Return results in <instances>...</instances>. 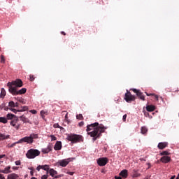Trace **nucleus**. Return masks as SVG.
Listing matches in <instances>:
<instances>
[{"mask_svg":"<svg viewBox=\"0 0 179 179\" xmlns=\"http://www.w3.org/2000/svg\"><path fill=\"white\" fill-rule=\"evenodd\" d=\"M37 138H38V135L32 134L29 136H25L20 139L17 143H33L34 139H37Z\"/></svg>","mask_w":179,"mask_h":179,"instance_id":"f03ea898","label":"nucleus"},{"mask_svg":"<svg viewBox=\"0 0 179 179\" xmlns=\"http://www.w3.org/2000/svg\"><path fill=\"white\" fill-rule=\"evenodd\" d=\"M108 163V159L106 157L99 158L97 160V164H99V166H106V164H107Z\"/></svg>","mask_w":179,"mask_h":179,"instance_id":"9b49d317","label":"nucleus"},{"mask_svg":"<svg viewBox=\"0 0 179 179\" xmlns=\"http://www.w3.org/2000/svg\"><path fill=\"white\" fill-rule=\"evenodd\" d=\"M22 109L18 110V111L22 113V111H27V110H29V107H27V106H23V107H22Z\"/></svg>","mask_w":179,"mask_h":179,"instance_id":"c85d7f7f","label":"nucleus"},{"mask_svg":"<svg viewBox=\"0 0 179 179\" xmlns=\"http://www.w3.org/2000/svg\"><path fill=\"white\" fill-rule=\"evenodd\" d=\"M0 173H3V174H9V173H12V171H10V166H6L3 170H1Z\"/></svg>","mask_w":179,"mask_h":179,"instance_id":"dca6fc26","label":"nucleus"},{"mask_svg":"<svg viewBox=\"0 0 179 179\" xmlns=\"http://www.w3.org/2000/svg\"><path fill=\"white\" fill-rule=\"evenodd\" d=\"M154 97H155V100H157V101L159 100V96L158 95L155 94Z\"/></svg>","mask_w":179,"mask_h":179,"instance_id":"de8ad7c7","label":"nucleus"},{"mask_svg":"<svg viewBox=\"0 0 179 179\" xmlns=\"http://www.w3.org/2000/svg\"><path fill=\"white\" fill-rule=\"evenodd\" d=\"M115 179H122L120 176H115Z\"/></svg>","mask_w":179,"mask_h":179,"instance_id":"603ef678","label":"nucleus"},{"mask_svg":"<svg viewBox=\"0 0 179 179\" xmlns=\"http://www.w3.org/2000/svg\"><path fill=\"white\" fill-rule=\"evenodd\" d=\"M169 155H170V153H169L167 151H163L161 152V156H169Z\"/></svg>","mask_w":179,"mask_h":179,"instance_id":"7c9ffc66","label":"nucleus"},{"mask_svg":"<svg viewBox=\"0 0 179 179\" xmlns=\"http://www.w3.org/2000/svg\"><path fill=\"white\" fill-rule=\"evenodd\" d=\"M107 127L103 124H99V122L92 123L87 126L86 131L87 134L93 138V141H96V139H100L101 134L105 132Z\"/></svg>","mask_w":179,"mask_h":179,"instance_id":"f257e3e1","label":"nucleus"},{"mask_svg":"<svg viewBox=\"0 0 179 179\" xmlns=\"http://www.w3.org/2000/svg\"><path fill=\"white\" fill-rule=\"evenodd\" d=\"M31 179H36L35 177H32Z\"/></svg>","mask_w":179,"mask_h":179,"instance_id":"13d9d810","label":"nucleus"},{"mask_svg":"<svg viewBox=\"0 0 179 179\" xmlns=\"http://www.w3.org/2000/svg\"><path fill=\"white\" fill-rule=\"evenodd\" d=\"M0 122L1 124H8V120L6 117H0Z\"/></svg>","mask_w":179,"mask_h":179,"instance_id":"393cba45","label":"nucleus"},{"mask_svg":"<svg viewBox=\"0 0 179 179\" xmlns=\"http://www.w3.org/2000/svg\"><path fill=\"white\" fill-rule=\"evenodd\" d=\"M5 155H0V159H3V157H5Z\"/></svg>","mask_w":179,"mask_h":179,"instance_id":"5fc2aeb1","label":"nucleus"},{"mask_svg":"<svg viewBox=\"0 0 179 179\" xmlns=\"http://www.w3.org/2000/svg\"><path fill=\"white\" fill-rule=\"evenodd\" d=\"M18 101L20 103H22V104H26V102L24 101V99H19Z\"/></svg>","mask_w":179,"mask_h":179,"instance_id":"c9c22d12","label":"nucleus"},{"mask_svg":"<svg viewBox=\"0 0 179 179\" xmlns=\"http://www.w3.org/2000/svg\"><path fill=\"white\" fill-rule=\"evenodd\" d=\"M55 150H61L62 149V143L61 141H57L54 146Z\"/></svg>","mask_w":179,"mask_h":179,"instance_id":"4468645a","label":"nucleus"},{"mask_svg":"<svg viewBox=\"0 0 179 179\" xmlns=\"http://www.w3.org/2000/svg\"><path fill=\"white\" fill-rule=\"evenodd\" d=\"M27 92L26 88H22L17 91L16 87H10V93L13 94V96H18V94H24Z\"/></svg>","mask_w":179,"mask_h":179,"instance_id":"423d86ee","label":"nucleus"},{"mask_svg":"<svg viewBox=\"0 0 179 179\" xmlns=\"http://www.w3.org/2000/svg\"><path fill=\"white\" fill-rule=\"evenodd\" d=\"M146 96H155V94H149L148 92H145Z\"/></svg>","mask_w":179,"mask_h":179,"instance_id":"49530a36","label":"nucleus"},{"mask_svg":"<svg viewBox=\"0 0 179 179\" xmlns=\"http://www.w3.org/2000/svg\"><path fill=\"white\" fill-rule=\"evenodd\" d=\"M42 170H44L45 171H48L50 170V166L48 165H41Z\"/></svg>","mask_w":179,"mask_h":179,"instance_id":"bb28decb","label":"nucleus"},{"mask_svg":"<svg viewBox=\"0 0 179 179\" xmlns=\"http://www.w3.org/2000/svg\"><path fill=\"white\" fill-rule=\"evenodd\" d=\"M168 145H169V143H167V142L159 143L157 148L159 149L163 150V149L167 148Z\"/></svg>","mask_w":179,"mask_h":179,"instance_id":"2eb2a0df","label":"nucleus"},{"mask_svg":"<svg viewBox=\"0 0 179 179\" xmlns=\"http://www.w3.org/2000/svg\"><path fill=\"white\" fill-rule=\"evenodd\" d=\"M61 34L63 36H66V33H65L64 31H61Z\"/></svg>","mask_w":179,"mask_h":179,"instance_id":"3c124183","label":"nucleus"},{"mask_svg":"<svg viewBox=\"0 0 179 179\" xmlns=\"http://www.w3.org/2000/svg\"><path fill=\"white\" fill-rule=\"evenodd\" d=\"M83 125H85V122H80V123H78L79 127H83Z\"/></svg>","mask_w":179,"mask_h":179,"instance_id":"ea45409f","label":"nucleus"},{"mask_svg":"<svg viewBox=\"0 0 179 179\" xmlns=\"http://www.w3.org/2000/svg\"><path fill=\"white\" fill-rule=\"evenodd\" d=\"M9 110H10V111H13V113H15V114H16L17 113H20V111H19V110H16L15 108H9Z\"/></svg>","mask_w":179,"mask_h":179,"instance_id":"2f4dec72","label":"nucleus"},{"mask_svg":"<svg viewBox=\"0 0 179 179\" xmlns=\"http://www.w3.org/2000/svg\"><path fill=\"white\" fill-rule=\"evenodd\" d=\"M8 107H10V108H15V102L11 101L8 103Z\"/></svg>","mask_w":179,"mask_h":179,"instance_id":"cd10ccee","label":"nucleus"},{"mask_svg":"<svg viewBox=\"0 0 179 179\" xmlns=\"http://www.w3.org/2000/svg\"><path fill=\"white\" fill-rule=\"evenodd\" d=\"M122 121H123V122H125L127 121V114L123 115Z\"/></svg>","mask_w":179,"mask_h":179,"instance_id":"4c0bfd02","label":"nucleus"},{"mask_svg":"<svg viewBox=\"0 0 179 179\" xmlns=\"http://www.w3.org/2000/svg\"><path fill=\"white\" fill-rule=\"evenodd\" d=\"M53 127H54V128H62V127H59V124H58V123L55 124Z\"/></svg>","mask_w":179,"mask_h":179,"instance_id":"58836bf2","label":"nucleus"},{"mask_svg":"<svg viewBox=\"0 0 179 179\" xmlns=\"http://www.w3.org/2000/svg\"><path fill=\"white\" fill-rule=\"evenodd\" d=\"M1 64H5V56L1 55Z\"/></svg>","mask_w":179,"mask_h":179,"instance_id":"473e14b6","label":"nucleus"},{"mask_svg":"<svg viewBox=\"0 0 179 179\" xmlns=\"http://www.w3.org/2000/svg\"><path fill=\"white\" fill-rule=\"evenodd\" d=\"M47 178H48V175H43L41 177V179H47Z\"/></svg>","mask_w":179,"mask_h":179,"instance_id":"a19ab883","label":"nucleus"},{"mask_svg":"<svg viewBox=\"0 0 179 179\" xmlns=\"http://www.w3.org/2000/svg\"><path fill=\"white\" fill-rule=\"evenodd\" d=\"M67 174H69V176H72L73 174H74V173L69 171V172H67Z\"/></svg>","mask_w":179,"mask_h":179,"instance_id":"09e8293b","label":"nucleus"},{"mask_svg":"<svg viewBox=\"0 0 179 179\" xmlns=\"http://www.w3.org/2000/svg\"><path fill=\"white\" fill-rule=\"evenodd\" d=\"M41 169H42L41 165L38 166L37 168H36V170H37L38 171H40V170H41Z\"/></svg>","mask_w":179,"mask_h":179,"instance_id":"37998d69","label":"nucleus"},{"mask_svg":"<svg viewBox=\"0 0 179 179\" xmlns=\"http://www.w3.org/2000/svg\"><path fill=\"white\" fill-rule=\"evenodd\" d=\"M49 174L52 177H54V178H59V176H57V174H58V172H57V171L54 170V169H51L49 170Z\"/></svg>","mask_w":179,"mask_h":179,"instance_id":"ddd939ff","label":"nucleus"},{"mask_svg":"<svg viewBox=\"0 0 179 179\" xmlns=\"http://www.w3.org/2000/svg\"><path fill=\"white\" fill-rule=\"evenodd\" d=\"M7 86L8 87V92H10V87H22L23 86V81H22L21 79H16L15 80H13L12 82H8L7 84Z\"/></svg>","mask_w":179,"mask_h":179,"instance_id":"20e7f679","label":"nucleus"},{"mask_svg":"<svg viewBox=\"0 0 179 179\" xmlns=\"http://www.w3.org/2000/svg\"><path fill=\"white\" fill-rule=\"evenodd\" d=\"M13 169H14V170H17V167H13Z\"/></svg>","mask_w":179,"mask_h":179,"instance_id":"6e6d98bb","label":"nucleus"},{"mask_svg":"<svg viewBox=\"0 0 179 179\" xmlns=\"http://www.w3.org/2000/svg\"><path fill=\"white\" fill-rule=\"evenodd\" d=\"M15 164H16V166H20V160L16 161Z\"/></svg>","mask_w":179,"mask_h":179,"instance_id":"a18cd8bd","label":"nucleus"},{"mask_svg":"<svg viewBox=\"0 0 179 179\" xmlns=\"http://www.w3.org/2000/svg\"><path fill=\"white\" fill-rule=\"evenodd\" d=\"M41 155V152L37 149L31 148L26 153V157L27 159H36L37 156H40Z\"/></svg>","mask_w":179,"mask_h":179,"instance_id":"7ed1b4c3","label":"nucleus"},{"mask_svg":"<svg viewBox=\"0 0 179 179\" xmlns=\"http://www.w3.org/2000/svg\"><path fill=\"white\" fill-rule=\"evenodd\" d=\"M16 115H15L14 114H12V113H8L6 116V118L7 119V121L8 120H10L12 121L13 120V118H16Z\"/></svg>","mask_w":179,"mask_h":179,"instance_id":"aec40b11","label":"nucleus"},{"mask_svg":"<svg viewBox=\"0 0 179 179\" xmlns=\"http://www.w3.org/2000/svg\"><path fill=\"white\" fill-rule=\"evenodd\" d=\"M176 179H178V178H176Z\"/></svg>","mask_w":179,"mask_h":179,"instance_id":"052dcab7","label":"nucleus"},{"mask_svg":"<svg viewBox=\"0 0 179 179\" xmlns=\"http://www.w3.org/2000/svg\"><path fill=\"white\" fill-rule=\"evenodd\" d=\"M29 170H31V171H30L31 176H34V172H33V168H29Z\"/></svg>","mask_w":179,"mask_h":179,"instance_id":"c03bdc74","label":"nucleus"},{"mask_svg":"<svg viewBox=\"0 0 179 179\" xmlns=\"http://www.w3.org/2000/svg\"><path fill=\"white\" fill-rule=\"evenodd\" d=\"M120 176H121V177H123V178H127V177H128V170L127 169L122 170L120 173Z\"/></svg>","mask_w":179,"mask_h":179,"instance_id":"6ab92c4d","label":"nucleus"},{"mask_svg":"<svg viewBox=\"0 0 179 179\" xmlns=\"http://www.w3.org/2000/svg\"><path fill=\"white\" fill-rule=\"evenodd\" d=\"M146 132H148V129L146 127H141V133L145 134Z\"/></svg>","mask_w":179,"mask_h":179,"instance_id":"c756f323","label":"nucleus"},{"mask_svg":"<svg viewBox=\"0 0 179 179\" xmlns=\"http://www.w3.org/2000/svg\"><path fill=\"white\" fill-rule=\"evenodd\" d=\"M68 139L72 143H77V142H83V136L78 134H73L68 136Z\"/></svg>","mask_w":179,"mask_h":179,"instance_id":"39448f33","label":"nucleus"},{"mask_svg":"<svg viewBox=\"0 0 179 179\" xmlns=\"http://www.w3.org/2000/svg\"><path fill=\"white\" fill-rule=\"evenodd\" d=\"M77 120H83V115L82 114H79L76 115Z\"/></svg>","mask_w":179,"mask_h":179,"instance_id":"72a5a7b5","label":"nucleus"},{"mask_svg":"<svg viewBox=\"0 0 179 179\" xmlns=\"http://www.w3.org/2000/svg\"><path fill=\"white\" fill-rule=\"evenodd\" d=\"M51 141H57V137L54 135H50Z\"/></svg>","mask_w":179,"mask_h":179,"instance_id":"e433bc0d","label":"nucleus"},{"mask_svg":"<svg viewBox=\"0 0 179 179\" xmlns=\"http://www.w3.org/2000/svg\"><path fill=\"white\" fill-rule=\"evenodd\" d=\"M52 150V145L49 144L46 148L42 149V153H44V155L47 153H50Z\"/></svg>","mask_w":179,"mask_h":179,"instance_id":"f8f14e48","label":"nucleus"},{"mask_svg":"<svg viewBox=\"0 0 179 179\" xmlns=\"http://www.w3.org/2000/svg\"><path fill=\"white\" fill-rule=\"evenodd\" d=\"M132 177L133 178H136L137 177H141V173L138 172L136 170H133V173H132Z\"/></svg>","mask_w":179,"mask_h":179,"instance_id":"5701e85b","label":"nucleus"},{"mask_svg":"<svg viewBox=\"0 0 179 179\" xmlns=\"http://www.w3.org/2000/svg\"><path fill=\"white\" fill-rule=\"evenodd\" d=\"M17 122H19V117H17V116L10 122V125H11V127H13L14 128H15V129L17 130L19 129V128H20V124Z\"/></svg>","mask_w":179,"mask_h":179,"instance_id":"6e6552de","label":"nucleus"},{"mask_svg":"<svg viewBox=\"0 0 179 179\" xmlns=\"http://www.w3.org/2000/svg\"><path fill=\"white\" fill-rule=\"evenodd\" d=\"M0 50H1V48H0Z\"/></svg>","mask_w":179,"mask_h":179,"instance_id":"680f3d73","label":"nucleus"},{"mask_svg":"<svg viewBox=\"0 0 179 179\" xmlns=\"http://www.w3.org/2000/svg\"><path fill=\"white\" fill-rule=\"evenodd\" d=\"M178 178L179 179V173H178V176H177V178Z\"/></svg>","mask_w":179,"mask_h":179,"instance_id":"bf43d9fd","label":"nucleus"},{"mask_svg":"<svg viewBox=\"0 0 179 179\" xmlns=\"http://www.w3.org/2000/svg\"><path fill=\"white\" fill-rule=\"evenodd\" d=\"M19 178V176L16 173H10L8 175L7 179H16Z\"/></svg>","mask_w":179,"mask_h":179,"instance_id":"4be33fe9","label":"nucleus"},{"mask_svg":"<svg viewBox=\"0 0 179 179\" xmlns=\"http://www.w3.org/2000/svg\"><path fill=\"white\" fill-rule=\"evenodd\" d=\"M160 160L162 163H169L170 160H171V158L168 156H164L160 159Z\"/></svg>","mask_w":179,"mask_h":179,"instance_id":"f3484780","label":"nucleus"},{"mask_svg":"<svg viewBox=\"0 0 179 179\" xmlns=\"http://www.w3.org/2000/svg\"><path fill=\"white\" fill-rule=\"evenodd\" d=\"M71 159L68 158V159H64L60 160L57 163L62 167H66L67 164H69V163H71Z\"/></svg>","mask_w":179,"mask_h":179,"instance_id":"1a4fd4ad","label":"nucleus"},{"mask_svg":"<svg viewBox=\"0 0 179 179\" xmlns=\"http://www.w3.org/2000/svg\"><path fill=\"white\" fill-rule=\"evenodd\" d=\"M131 90H132L134 93H136V96H138V97H139L141 100H143V101H145V96L143 95V93L141 92V90H136V89H132Z\"/></svg>","mask_w":179,"mask_h":179,"instance_id":"9d476101","label":"nucleus"},{"mask_svg":"<svg viewBox=\"0 0 179 179\" xmlns=\"http://www.w3.org/2000/svg\"><path fill=\"white\" fill-rule=\"evenodd\" d=\"M0 179H5V176H3L2 174H0Z\"/></svg>","mask_w":179,"mask_h":179,"instance_id":"8fccbe9b","label":"nucleus"},{"mask_svg":"<svg viewBox=\"0 0 179 179\" xmlns=\"http://www.w3.org/2000/svg\"><path fill=\"white\" fill-rule=\"evenodd\" d=\"M147 111L152 113V111H155L156 110V106L153 105H148L146 106Z\"/></svg>","mask_w":179,"mask_h":179,"instance_id":"a211bd4d","label":"nucleus"},{"mask_svg":"<svg viewBox=\"0 0 179 179\" xmlns=\"http://www.w3.org/2000/svg\"><path fill=\"white\" fill-rule=\"evenodd\" d=\"M15 107H19V103L16 102V103H15Z\"/></svg>","mask_w":179,"mask_h":179,"instance_id":"864d4df0","label":"nucleus"},{"mask_svg":"<svg viewBox=\"0 0 179 179\" xmlns=\"http://www.w3.org/2000/svg\"><path fill=\"white\" fill-rule=\"evenodd\" d=\"M8 138H9V135L5 136V134L0 133V141L8 139Z\"/></svg>","mask_w":179,"mask_h":179,"instance_id":"b1692460","label":"nucleus"},{"mask_svg":"<svg viewBox=\"0 0 179 179\" xmlns=\"http://www.w3.org/2000/svg\"><path fill=\"white\" fill-rule=\"evenodd\" d=\"M135 96L132 95L131 94V92L127 90V93L124 95V100L127 101V103H131L132 101H135Z\"/></svg>","mask_w":179,"mask_h":179,"instance_id":"0eeeda50","label":"nucleus"},{"mask_svg":"<svg viewBox=\"0 0 179 179\" xmlns=\"http://www.w3.org/2000/svg\"><path fill=\"white\" fill-rule=\"evenodd\" d=\"M20 118L24 124L30 123V120H29V118L26 117V116H24V115L20 116Z\"/></svg>","mask_w":179,"mask_h":179,"instance_id":"412c9836","label":"nucleus"},{"mask_svg":"<svg viewBox=\"0 0 179 179\" xmlns=\"http://www.w3.org/2000/svg\"><path fill=\"white\" fill-rule=\"evenodd\" d=\"M5 96H6V91H5V89L2 88L1 91L0 97L1 99H3V97H5Z\"/></svg>","mask_w":179,"mask_h":179,"instance_id":"a878e982","label":"nucleus"},{"mask_svg":"<svg viewBox=\"0 0 179 179\" xmlns=\"http://www.w3.org/2000/svg\"><path fill=\"white\" fill-rule=\"evenodd\" d=\"M34 79H35V78H34V76H33V75H29V80H30V82H33V81H34Z\"/></svg>","mask_w":179,"mask_h":179,"instance_id":"f704fd0d","label":"nucleus"},{"mask_svg":"<svg viewBox=\"0 0 179 179\" xmlns=\"http://www.w3.org/2000/svg\"><path fill=\"white\" fill-rule=\"evenodd\" d=\"M30 113H31L32 114H37V110H31Z\"/></svg>","mask_w":179,"mask_h":179,"instance_id":"79ce46f5","label":"nucleus"},{"mask_svg":"<svg viewBox=\"0 0 179 179\" xmlns=\"http://www.w3.org/2000/svg\"><path fill=\"white\" fill-rule=\"evenodd\" d=\"M65 118H68V113L65 115Z\"/></svg>","mask_w":179,"mask_h":179,"instance_id":"4d7b16f0","label":"nucleus"}]
</instances>
